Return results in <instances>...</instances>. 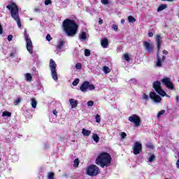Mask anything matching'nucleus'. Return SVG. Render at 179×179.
Listing matches in <instances>:
<instances>
[{"instance_id":"c9c22d12","label":"nucleus","mask_w":179,"mask_h":179,"mask_svg":"<svg viewBox=\"0 0 179 179\" xmlns=\"http://www.w3.org/2000/svg\"><path fill=\"white\" fill-rule=\"evenodd\" d=\"M73 166H74L75 167H79V159H76L74 160V164H73Z\"/></svg>"},{"instance_id":"09e8293b","label":"nucleus","mask_w":179,"mask_h":179,"mask_svg":"<svg viewBox=\"0 0 179 179\" xmlns=\"http://www.w3.org/2000/svg\"><path fill=\"white\" fill-rule=\"evenodd\" d=\"M162 52H163V54H164L165 55H167V54H169V52H168L167 50H164L162 51Z\"/></svg>"},{"instance_id":"37998d69","label":"nucleus","mask_w":179,"mask_h":179,"mask_svg":"<svg viewBox=\"0 0 179 179\" xmlns=\"http://www.w3.org/2000/svg\"><path fill=\"white\" fill-rule=\"evenodd\" d=\"M143 99L144 100H149V96L148 94H143Z\"/></svg>"},{"instance_id":"f704fd0d","label":"nucleus","mask_w":179,"mask_h":179,"mask_svg":"<svg viewBox=\"0 0 179 179\" xmlns=\"http://www.w3.org/2000/svg\"><path fill=\"white\" fill-rule=\"evenodd\" d=\"M124 58L126 61H129L131 59V57H129V55L128 53H125L124 55Z\"/></svg>"},{"instance_id":"b1692460","label":"nucleus","mask_w":179,"mask_h":179,"mask_svg":"<svg viewBox=\"0 0 179 179\" xmlns=\"http://www.w3.org/2000/svg\"><path fill=\"white\" fill-rule=\"evenodd\" d=\"M155 160H156V156H155L154 154H151L148 158V162L152 163V162H155Z\"/></svg>"},{"instance_id":"e433bc0d","label":"nucleus","mask_w":179,"mask_h":179,"mask_svg":"<svg viewBox=\"0 0 179 179\" xmlns=\"http://www.w3.org/2000/svg\"><path fill=\"white\" fill-rule=\"evenodd\" d=\"M87 104L88 107H93V106H94V102L93 101H89Z\"/></svg>"},{"instance_id":"c756f323","label":"nucleus","mask_w":179,"mask_h":179,"mask_svg":"<svg viewBox=\"0 0 179 179\" xmlns=\"http://www.w3.org/2000/svg\"><path fill=\"white\" fill-rule=\"evenodd\" d=\"M88 89L89 90H94L96 89V87L94 86V85L90 84V83H89Z\"/></svg>"},{"instance_id":"680f3d73","label":"nucleus","mask_w":179,"mask_h":179,"mask_svg":"<svg viewBox=\"0 0 179 179\" xmlns=\"http://www.w3.org/2000/svg\"><path fill=\"white\" fill-rule=\"evenodd\" d=\"M13 56V54H11V57Z\"/></svg>"},{"instance_id":"58836bf2","label":"nucleus","mask_w":179,"mask_h":179,"mask_svg":"<svg viewBox=\"0 0 179 179\" xmlns=\"http://www.w3.org/2000/svg\"><path fill=\"white\" fill-rule=\"evenodd\" d=\"M76 69H82V64L80 63H77L76 64Z\"/></svg>"},{"instance_id":"de8ad7c7","label":"nucleus","mask_w":179,"mask_h":179,"mask_svg":"<svg viewBox=\"0 0 179 179\" xmlns=\"http://www.w3.org/2000/svg\"><path fill=\"white\" fill-rule=\"evenodd\" d=\"M0 34H3V28L2 25L0 24Z\"/></svg>"},{"instance_id":"79ce46f5","label":"nucleus","mask_w":179,"mask_h":179,"mask_svg":"<svg viewBox=\"0 0 179 179\" xmlns=\"http://www.w3.org/2000/svg\"><path fill=\"white\" fill-rule=\"evenodd\" d=\"M112 29H113V30H115V31H117L118 30V26H117L116 24H113Z\"/></svg>"},{"instance_id":"bf43d9fd","label":"nucleus","mask_w":179,"mask_h":179,"mask_svg":"<svg viewBox=\"0 0 179 179\" xmlns=\"http://www.w3.org/2000/svg\"><path fill=\"white\" fill-rule=\"evenodd\" d=\"M121 23H125V20L124 19L121 20Z\"/></svg>"},{"instance_id":"6e6d98bb","label":"nucleus","mask_w":179,"mask_h":179,"mask_svg":"<svg viewBox=\"0 0 179 179\" xmlns=\"http://www.w3.org/2000/svg\"><path fill=\"white\" fill-rule=\"evenodd\" d=\"M176 100L177 103H178V101H179V96H176Z\"/></svg>"},{"instance_id":"603ef678","label":"nucleus","mask_w":179,"mask_h":179,"mask_svg":"<svg viewBox=\"0 0 179 179\" xmlns=\"http://www.w3.org/2000/svg\"><path fill=\"white\" fill-rule=\"evenodd\" d=\"M53 114H54V115H57V114H58V112L56 110H53Z\"/></svg>"},{"instance_id":"7ed1b4c3","label":"nucleus","mask_w":179,"mask_h":179,"mask_svg":"<svg viewBox=\"0 0 179 179\" xmlns=\"http://www.w3.org/2000/svg\"><path fill=\"white\" fill-rule=\"evenodd\" d=\"M7 9L10 10L11 17L17 23H20V17H19V7L16 3L11 2L10 5L6 6Z\"/></svg>"},{"instance_id":"1a4fd4ad","label":"nucleus","mask_w":179,"mask_h":179,"mask_svg":"<svg viewBox=\"0 0 179 179\" xmlns=\"http://www.w3.org/2000/svg\"><path fill=\"white\" fill-rule=\"evenodd\" d=\"M161 82L162 83V85H164V86H166V87H167V89H169V90H174V85L172 83L170 78L165 77L161 80Z\"/></svg>"},{"instance_id":"4468645a","label":"nucleus","mask_w":179,"mask_h":179,"mask_svg":"<svg viewBox=\"0 0 179 179\" xmlns=\"http://www.w3.org/2000/svg\"><path fill=\"white\" fill-rule=\"evenodd\" d=\"M89 87V81H85L83 83V84L81 85V86L80 87V90H81V92H86V90H87Z\"/></svg>"},{"instance_id":"9b49d317","label":"nucleus","mask_w":179,"mask_h":179,"mask_svg":"<svg viewBox=\"0 0 179 179\" xmlns=\"http://www.w3.org/2000/svg\"><path fill=\"white\" fill-rule=\"evenodd\" d=\"M25 41L27 43L26 48L27 51L29 52V54H33V43L31 42V39L29 38V36H26Z\"/></svg>"},{"instance_id":"3c124183","label":"nucleus","mask_w":179,"mask_h":179,"mask_svg":"<svg viewBox=\"0 0 179 179\" xmlns=\"http://www.w3.org/2000/svg\"><path fill=\"white\" fill-rule=\"evenodd\" d=\"M150 149H153L155 148V146H153V145H147Z\"/></svg>"},{"instance_id":"393cba45","label":"nucleus","mask_w":179,"mask_h":179,"mask_svg":"<svg viewBox=\"0 0 179 179\" xmlns=\"http://www.w3.org/2000/svg\"><path fill=\"white\" fill-rule=\"evenodd\" d=\"M129 23H134V22H136V19L132 15H129L128 17Z\"/></svg>"},{"instance_id":"5fc2aeb1","label":"nucleus","mask_w":179,"mask_h":179,"mask_svg":"<svg viewBox=\"0 0 179 179\" xmlns=\"http://www.w3.org/2000/svg\"><path fill=\"white\" fill-rule=\"evenodd\" d=\"M162 61H166V56H162Z\"/></svg>"},{"instance_id":"052dcab7","label":"nucleus","mask_w":179,"mask_h":179,"mask_svg":"<svg viewBox=\"0 0 179 179\" xmlns=\"http://www.w3.org/2000/svg\"><path fill=\"white\" fill-rule=\"evenodd\" d=\"M24 36H25V38H26L27 36H29V35H27V32L26 31H24Z\"/></svg>"},{"instance_id":"8fccbe9b","label":"nucleus","mask_w":179,"mask_h":179,"mask_svg":"<svg viewBox=\"0 0 179 179\" xmlns=\"http://www.w3.org/2000/svg\"><path fill=\"white\" fill-rule=\"evenodd\" d=\"M148 36H149L150 37H153V32L149 31V32H148Z\"/></svg>"},{"instance_id":"6ab92c4d","label":"nucleus","mask_w":179,"mask_h":179,"mask_svg":"<svg viewBox=\"0 0 179 179\" xmlns=\"http://www.w3.org/2000/svg\"><path fill=\"white\" fill-rule=\"evenodd\" d=\"M82 134H83V135H84V136H89V135H90V134H92V131L90 130H87L86 129H83Z\"/></svg>"},{"instance_id":"6e6552de","label":"nucleus","mask_w":179,"mask_h":179,"mask_svg":"<svg viewBox=\"0 0 179 179\" xmlns=\"http://www.w3.org/2000/svg\"><path fill=\"white\" fill-rule=\"evenodd\" d=\"M129 121L130 122H133L134 124L135 127L138 128V127H141V123L142 122V120H141V117H139L136 114H134L131 116L129 117L128 118Z\"/></svg>"},{"instance_id":"ddd939ff","label":"nucleus","mask_w":179,"mask_h":179,"mask_svg":"<svg viewBox=\"0 0 179 179\" xmlns=\"http://www.w3.org/2000/svg\"><path fill=\"white\" fill-rule=\"evenodd\" d=\"M150 99H151V100H153L155 103H161L162 101V96L157 95L155 92H151L150 93Z\"/></svg>"},{"instance_id":"4c0bfd02","label":"nucleus","mask_w":179,"mask_h":179,"mask_svg":"<svg viewBox=\"0 0 179 179\" xmlns=\"http://www.w3.org/2000/svg\"><path fill=\"white\" fill-rule=\"evenodd\" d=\"M51 3H52V1L51 0H45V5L48 6V5H51Z\"/></svg>"},{"instance_id":"9d476101","label":"nucleus","mask_w":179,"mask_h":179,"mask_svg":"<svg viewBox=\"0 0 179 179\" xmlns=\"http://www.w3.org/2000/svg\"><path fill=\"white\" fill-rule=\"evenodd\" d=\"M142 152V143L138 141H136L133 146V153L134 155H139Z\"/></svg>"},{"instance_id":"412c9836","label":"nucleus","mask_w":179,"mask_h":179,"mask_svg":"<svg viewBox=\"0 0 179 179\" xmlns=\"http://www.w3.org/2000/svg\"><path fill=\"white\" fill-rule=\"evenodd\" d=\"M31 104L32 108H36L37 107V101H36L35 99H31Z\"/></svg>"},{"instance_id":"dca6fc26","label":"nucleus","mask_w":179,"mask_h":179,"mask_svg":"<svg viewBox=\"0 0 179 179\" xmlns=\"http://www.w3.org/2000/svg\"><path fill=\"white\" fill-rule=\"evenodd\" d=\"M101 45L103 48H107L108 47V39L104 38L101 41Z\"/></svg>"},{"instance_id":"864d4df0","label":"nucleus","mask_w":179,"mask_h":179,"mask_svg":"<svg viewBox=\"0 0 179 179\" xmlns=\"http://www.w3.org/2000/svg\"><path fill=\"white\" fill-rule=\"evenodd\" d=\"M161 1H167L168 2H173V1H176V0H161Z\"/></svg>"},{"instance_id":"c03bdc74","label":"nucleus","mask_w":179,"mask_h":179,"mask_svg":"<svg viewBox=\"0 0 179 179\" xmlns=\"http://www.w3.org/2000/svg\"><path fill=\"white\" fill-rule=\"evenodd\" d=\"M46 40H48V41H51V40H52V38H51V35L48 34L46 36Z\"/></svg>"},{"instance_id":"e2e57ef3","label":"nucleus","mask_w":179,"mask_h":179,"mask_svg":"<svg viewBox=\"0 0 179 179\" xmlns=\"http://www.w3.org/2000/svg\"><path fill=\"white\" fill-rule=\"evenodd\" d=\"M0 162H1V158H0Z\"/></svg>"},{"instance_id":"ea45409f","label":"nucleus","mask_w":179,"mask_h":179,"mask_svg":"<svg viewBox=\"0 0 179 179\" xmlns=\"http://www.w3.org/2000/svg\"><path fill=\"white\" fill-rule=\"evenodd\" d=\"M120 136H121L122 139H124V138H127V133L122 132Z\"/></svg>"},{"instance_id":"4be33fe9","label":"nucleus","mask_w":179,"mask_h":179,"mask_svg":"<svg viewBox=\"0 0 179 179\" xmlns=\"http://www.w3.org/2000/svg\"><path fill=\"white\" fill-rule=\"evenodd\" d=\"M64 44H65L64 40H60L58 45L57 46V50H62V46L64 45Z\"/></svg>"},{"instance_id":"4d7b16f0","label":"nucleus","mask_w":179,"mask_h":179,"mask_svg":"<svg viewBox=\"0 0 179 179\" xmlns=\"http://www.w3.org/2000/svg\"><path fill=\"white\" fill-rule=\"evenodd\" d=\"M18 27H22V23H17Z\"/></svg>"},{"instance_id":"423d86ee","label":"nucleus","mask_w":179,"mask_h":179,"mask_svg":"<svg viewBox=\"0 0 179 179\" xmlns=\"http://www.w3.org/2000/svg\"><path fill=\"white\" fill-rule=\"evenodd\" d=\"M49 68L51 71L52 78L54 80H58V73H57V63L54 59H50L49 63Z\"/></svg>"},{"instance_id":"aec40b11","label":"nucleus","mask_w":179,"mask_h":179,"mask_svg":"<svg viewBox=\"0 0 179 179\" xmlns=\"http://www.w3.org/2000/svg\"><path fill=\"white\" fill-rule=\"evenodd\" d=\"M167 6L166 4H161L158 8H157V12H162V10H164V9H166Z\"/></svg>"},{"instance_id":"13d9d810","label":"nucleus","mask_w":179,"mask_h":179,"mask_svg":"<svg viewBox=\"0 0 179 179\" xmlns=\"http://www.w3.org/2000/svg\"><path fill=\"white\" fill-rule=\"evenodd\" d=\"M99 23H103V20H101V18H99Z\"/></svg>"},{"instance_id":"39448f33","label":"nucleus","mask_w":179,"mask_h":179,"mask_svg":"<svg viewBox=\"0 0 179 179\" xmlns=\"http://www.w3.org/2000/svg\"><path fill=\"white\" fill-rule=\"evenodd\" d=\"M86 173L87 176H90V177H96V176H99V174H100V169H99V166L96 165L92 164L88 166Z\"/></svg>"},{"instance_id":"72a5a7b5","label":"nucleus","mask_w":179,"mask_h":179,"mask_svg":"<svg viewBox=\"0 0 179 179\" xmlns=\"http://www.w3.org/2000/svg\"><path fill=\"white\" fill-rule=\"evenodd\" d=\"M90 50L89 49H85V57H90Z\"/></svg>"},{"instance_id":"a19ab883","label":"nucleus","mask_w":179,"mask_h":179,"mask_svg":"<svg viewBox=\"0 0 179 179\" xmlns=\"http://www.w3.org/2000/svg\"><path fill=\"white\" fill-rule=\"evenodd\" d=\"M101 3H103V5H108V3H110V1L108 0H101Z\"/></svg>"},{"instance_id":"cd10ccee","label":"nucleus","mask_w":179,"mask_h":179,"mask_svg":"<svg viewBox=\"0 0 179 179\" xmlns=\"http://www.w3.org/2000/svg\"><path fill=\"white\" fill-rule=\"evenodd\" d=\"M55 173L53 172H49L48 175V179H55Z\"/></svg>"},{"instance_id":"20e7f679","label":"nucleus","mask_w":179,"mask_h":179,"mask_svg":"<svg viewBox=\"0 0 179 179\" xmlns=\"http://www.w3.org/2000/svg\"><path fill=\"white\" fill-rule=\"evenodd\" d=\"M156 43H157V62H156V66L161 67L162 66V59H160V56L159 55L160 52V48L162 47V36L160 34L156 35Z\"/></svg>"},{"instance_id":"a878e982","label":"nucleus","mask_w":179,"mask_h":179,"mask_svg":"<svg viewBox=\"0 0 179 179\" xmlns=\"http://www.w3.org/2000/svg\"><path fill=\"white\" fill-rule=\"evenodd\" d=\"M103 71L105 73H110L111 72V70L107 66L103 67Z\"/></svg>"},{"instance_id":"a211bd4d","label":"nucleus","mask_w":179,"mask_h":179,"mask_svg":"<svg viewBox=\"0 0 179 179\" xmlns=\"http://www.w3.org/2000/svg\"><path fill=\"white\" fill-rule=\"evenodd\" d=\"M25 79L27 82H31L33 79V76H31V74L30 73H27L25 74Z\"/></svg>"},{"instance_id":"bb28decb","label":"nucleus","mask_w":179,"mask_h":179,"mask_svg":"<svg viewBox=\"0 0 179 179\" xmlns=\"http://www.w3.org/2000/svg\"><path fill=\"white\" fill-rule=\"evenodd\" d=\"M2 117H12V113L9 111H4L2 113Z\"/></svg>"},{"instance_id":"7c9ffc66","label":"nucleus","mask_w":179,"mask_h":179,"mask_svg":"<svg viewBox=\"0 0 179 179\" xmlns=\"http://www.w3.org/2000/svg\"><path fill=\"white\" fill-rule=\"evenodd\" d=\"M95 120L96 122L99 124L101 121V117H100V115L96 114V115L95 116Z\"/></svg>"},{"instance_id":"2f4dec72","label":"nucleus","mask_w":179,"mask_h":179,"mask_svg":"<svg viewBox=\"0 0 179 179\" xmlns=\"http://www.w3.org/2000/svg\"><path fill=\"white\" fill-rule=\"evenodd\" d=\"M164 113H166V110H160V111L157 113V117L158 118H160V116H161V115H163L164 114Z\"/></svg>"},{"instance_id":"5701e85b","label":"nucleus","mask_w":179,"mask_h":179,"mask_svg":"<svg viewBox=\"0 0 179 179\" xmlns=\"http://www.w3.org/2000/svg\"><path fill=\"white\" fill-rule=\"evenodd\" d=\"M92 139L96 142V143H99V141H100V137L97 135V134H94L92 135Z\"/></svg>"},{"instance_id":"473e14b6","label":"nucleus","mask_w":179,"mask_h":179,"mask_svg":"<svg viewBox=\"0 0 179 179\" xmlns=\"http://www.w3.org/2000/svg\"><path fill=\"white\" fill-rule=\"evenodd\" d=\"M63 23H75V20L71 19H66Z\"/></svg>"},{"instance_id":"0eeeda50","label":"nucleus","mask_w":179,"mask_h":179,"mask_svg":"<svg viewBox=\"0 0 179 179\" xmlns=\"http://www.w3.org/2000/svg\"><path fill=\"white\" fill-rule=\"evenodd\" d=\"M152 87L153 89H155L157 94H159L162 97H164V96H166L167 94H166V92L163 89H162V83H160V81L159 80L155 81L152 84Z\"/></svg>"},{"instance_id":"f03ea898","label":"nucleus","mask_w":179,"mask_h":179,"mask_svg":"<svg viewBox=\"0 0 179 179\" xmlns=\"http://www.w3.org/2000/svg\"><path fill=\"white\" fill-rule=\"evenodd\" d=\"M79 25L76 23H63V30L69 37H73L78 33Z\"/></svg>"},{"instance_id":"49530a36","label":"nucleus","mask_w":179,"mask_h":179,"mask_svg":"<svg viewBox=\"0 0 179 179\" xmlns=\"http://www.w3.org/2000/svg\"><path fill=\"white\" fill-rule=\"evenodd\" d=\"M19 103H20V98L17 99L15 101L14 104H15V106H17V104H19Z\"/></svg>"},{"instance_id":"f8f14e48","label":"nucleus","mask_w":179,"mask_h":179,"mask_svg":"<svg viewBox=\"0 0 179 179\" xmlns=\"http://www.w3.org/2000/svg\"><path fill=\"white\" fill-rule=\"evenodd\" d=\"M143 45L147 52H153V49L155 48V46L153 45L152 43L144 41Z\"/></svg>"},{"instance_id":"c85d7f7f","label":"nucleus","mask_w":179,"mask_h":179,"mask_svg":"<svg viewBox=\"0 0 179 179\" xmlns=\"http://www.w3.org/2000/svg\"><path fill=\"white\" fill-rule=\"evenodd\" d=\"M80 80H79V78H76L72 83L73 86H78V85H79Z\"/></svg>"},{"instance_id":"f257e3e1","label":"nucleus","mask_w":179,"mask_h":179,"mask_svg":"<svg viewBox=\"0 0 179 179\" xmlns=\"http://www.w3.org/2000/svg\"><path fill=\"white\" fill-rule=\"evenodd\" d=\"M111 155L108 152H103L100 153L95 160L96 164L104 169V167H110L111 164Z\"/></svg>"},{"instance_id":"a18cd8bd","label":"nucleus","mask_w":179,"mask_h":179,"mask_svg":"<svg viewBox=\"0 0 179 179\" xmlns=\"http://www.w3.org/2000/svg\"><path fill=\"white\" fill-rule=\"evenodd\" d=\"M13 38V36L12 35H8L7 37L8 41H12Z\"/></svg>"},{"instance_id":"2eb2a0df","label":"nucleus","mask_w":179,"mask_h":179,"mask_svg":"<svg viewBox=\"0 0 179 179\" xmlns=\"http://www.w3.org/2000/svg\"><path fill=\"white\" fill-rule=\"evenodd\" d=\"M69 102L71 106V108H76V107H78V104H79L78 100L74 99H70Z\"/></svg>"},{"instance_id":"f3484780","label":"nucleus","mask_w":179,"mask_h":179,"mask_svg":"<svg viewBox=\"0 0 179 179\" xmlns=\"http://www.w3.org/2000/svg\"><path fill=\"white\" fill-rule=\"evenodd\" d=\"M87 36L86 35V32L83 31L80 34V41H85V40H87Z\"/></svg>"}]
</instances>
